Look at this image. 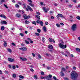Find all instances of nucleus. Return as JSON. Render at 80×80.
Wrapping results in <instances>:
<instances>
[{
    "instance_id": "18",
    "label": "nucleus",
    "mask_w": 80,
    "mask_h": 80,
    "mask_svg": "<svg viewBox=\"0 0 80 80\" xmlns=\"http://www.w3.org/2000/svg\"><path fill=\"white\" fill-rule=\"evenodd\" d=\"M39 23L41 25V26H42V27H43V22L40 21Z\"/></svg>"
},
{
    "instance_id": "53",
    "label": "nucleus",
    "mask_w": 80,
    "mask_h": 80,
    "mask_svg": "<svg viewBox=\"0 0 80 80\" xmlns=\"http://www.w3.org/2000/svg\"><path fill=\"white\" fill-rule=\"evenodd\" d=\"M30 43H33V41H32L31 40H30Z\"/></svg>"
},
{
    "instance_id": "22",
    "label": "nucleus",
    "mask_w": 80,
    "mask_h": 80,
    "mask_svg": "<svg viewBox=\"0 0 80 80\" xmlns=\"http://www.w3.org/2000/svg\"><path fill=\"white\" fill-rule=\"evenodd\" d=\"M61 76L62 77H63V76H64V73H63V72L62 71L61 72Z\"/></svg>"
},
{
    "instance_id": "12",
    "label": "nucleus",
    "mask_w": 80,
    "mask_h": 80,
    "mask_svg": "<svg viewBox=\"0 0 80 80\" xmlns=\"http://www.w3.org/2000/svg\"><path fill=\"white\" fill-rule=\"evenodd\" d=\"M16 17L18 18H20L21 17V15L20 14L17 13L16 14Z\"/></svg>"
},
{
    "instance_id": "40",
    "label": "nucleus",
    "mask_w": 80,
    "mask_h": 80,
    "mask_svg": "<svg viewBox=\"0 0 80 80\" xmlns=\"http://www.w3.org/2000/svg\"><path fill=\"white\" fill-rule=\"evenodd\" d=\"M40 21L39 20H38L37 21H36V23H40Z\"/></svg>"
},
{
    "instance_id": "41",
    "label": "nucleus",
    "mask_w": 80,
    "mask_h": 80,
    "mask_svg": "<svg viewBox=\"0 0 80 80\" xmlns=\"http://www.w3.org/2000/svg\"><path fill=\"white\" fill-rule=\"evenodd\" d=\"M38 57L39 58H40V59H41V56L39 54H38Z\"/></svg>"
},
{
    "instance_id": "49",
    "label": "nucleus",
    "mask_w": 80,
    "mask_h": 80,
    "mask_svg": "<svg viewBox=\"0 0 80 80\" xmlns=\"http://www.w3.org/2000/svg\"><path fill=\"white\" fill-rule=\"evenodd\" d=\"M41 75H43L44 74V72H41Z\"/></svg>"
},
{
    "instance_id": "24",
    "label": "nucleus",
    "mask_w": 80,
    "mask_h": 80,
    "mask_svg": "<svg viewBox=\"0 0 80 80\" xmlns=\"http://www.w3.org/2000/svg\"><path fill=\"white\" fill-rule=\"evenodd\" d=\"M4 29H5V27H4V26H2L1 27V30H3Z\"/></svg>"
},
{
    "instance_id": "64",
    "label": "nucleus",
    "mask_w": 80,
    "mask_h": 80,
    "mask_svg": "<svg viewBox=\"0 0 80 80\" xmlns=\"http://www.w3.org/2000/svg\"><path fill=\"white\" fill-rule=\"evenodd\" d=\"M60 25H64V24L63 23H60Z\"/></svg>"
},
{
    "instance_id": "61",
    "label": "nucleus",
    "mask_w": 80,
    "mask_h": 80,
    "mask_svg": "<svg viewBox=\"0 0 80 80\" xmlns=\"http://www.w3.org/2000/svg\"><path fill=\"white\" fill-rule=\"evenodd\" d=\"M45 24L46 25H48V23L47 22H46L45 23Z\"/></svg>"
},
{
    "instance_id": "11",
    "label": "nucleus",
    "mask_w": 80,
    "mask_h": 80,
    "mask_svg": "<svg viewBox=\"0 0 80 80\" xmlns=\"http://www.w3.org/2000/svg\"><path fill=\"white\" fill-rule=\"evenodd\" d=\"M48 48L50 49H53V46L51 45H49L48 46Z\"/></svg>"
},
{
    "instance_id": "58",
    "label": "nucleus",
    "mask_w": 80,
    "mask_h": 80,
    "mask_svg": "<svg viewBox=\"0 0 80 80\" xmlns=\"http://www.w3.org/2000/svg\"><path fill=\"white\" fill-rule=\"evenodd\" d=\"M5 73H6L7 74H8V72L7 71H5Z\"/></svg>"
},
{
    "instance_id": "14",
    "label": "nucleus",
    "mask_w": 80,
    "mask_h": 80,
    "mask_svg": "<svg viewBox=\"0 0 80 80\" xmlns=\"http://www.w3.org/2000/svg\"><path fill=\"white\" fill-rule=\"evenodd\" d=\"M43 30L44 32H47V28H46L45 26L43 27Z\"/></svg>"
},
{
    "instance_id": "29",
    "label": "nucleus",
    "mask_w": 80,
    "mask_h": 80,
    "mask_svg": "<svg viewBox=\"0 0 80 80\" xmlns=\"http://www.w3.org/2000/svg\"><path fill=\"white\" fill-rule=\"evenodd\" d=\"M76 50L79 52H80V49L78 48H76Z\"/></svg>"
},
{
    "instance_id": "20",
    "label": "nucleus",
    "mask_w": 80,
    "mask_h": 80,
    "mask_svg": "<svg viewBox=\"0 0 80 80\" xmlns=\"http://www.w3.org/2000/svg\"><path fill=\"white\" fill-rule=\"evenodd\" d=\"M35 17H37V18H38V19L39 20H40V16L38 15H36Z\"/></svg>"
},
{
    "instance_id": "16",
    "label": "nucleus",
    "mask_w": 80,
    "mask_h": 80,
    "mask_svg": "<svg viewBox=\"0 0 80 80\" xmlns=\"http://www.w3.org/2000/svg\"><path fill=\"white\" fill-rule=\"evenodd\" d=\"M1 23L2 24H7V22L5 21H2Z\"/></svg>"
},
{
    "instance_id": "26",
    "label": "nucleus",
    "mask_w": 80,
    "mask_h": 80,
    "mask_svg": "<svg viewBox=\"0 0 80 80\" xmlns=\"http://www.w3.org/2000/svg\"><path fill=\"white\" fill-rule=\"evenodd\" d=\"M53 40V39H52V38H49V41L50 42H52Z\"/></svg>"
},
{
    "instance_id": "15",
    "label": "nucleus",
    "mask_w": 80,
    "mask_h": 80,
    "mask_svg": "<svg viewBox=\"0 0 80 80\" xmlns=\"http://www.w3.org/2000/svg\"><path fill=\"white\" fill-rule=\"evenodd\" d=\"M27 50V48L26 47H23L22 48V51H26Z\"/></svg>"
},
{
    "instance_id": "46",
    "label": "nucleus",
    "mask_w": 80,
    "mask_h": 80,
    "mask_svg": "<svg viewBox=\"0 0 80 80\" xmlns=\"http://www.w3.org/2000/svg\"><path fill=\"white\" fill-rule=\"evenodd\" d=\"M65 70H66V69L64 68H62V71H65Z\"/></svg>"
},
{
    "instance_id": "35",
    "label": "nucleus",
    "mask_w": 80,
    "mask_h": 80,
    "mask_svg": "<svg viewBox=\"0 0 80 80\" xmlns=\"http://www.w3.org/2000/svg\"><path fill=\"white\" fill-rule=\"evenodd\" d=\"M23 5L24 6V8H27V7H26V4H23Z\"/></svg>"
},
{
    "instance_id": "27",
    "label": "nucleus",
    "mask_w": 80,
    "mask_h": 80,
    "mask_svg": "<svg viewBox=\"0 0 80 80\" xmlns=\"http://www.w3.org/2000/svg\"><path fill=\"white\" fill-rule=\"evenodd\" d=\"M32 23L33 25H36V24H37V22L35 21H33L32 22Z\"/></svg>"
},
{
    "instance_id": "6",
    "label": "nucleus",
    "mask_w": 80,
    "mask_h": 80,
    "mask_svg": "<svg viewBox=\"0 0 80 80\" xmlns=\"http://www.w3.org/2000/svg\"><path fill=\"white\" fill-rule=\"evenodd\" d=\"M23 18L25 19H28L30 18V17L29 16H27L26 14H24L23 16Z\"/></svg>"
},
{
    "instance_id": "31",
    "label": "nucleus",
    "mask_w": 80,
    "mask_h": 80,
    "mask_svg": "<svg viewBox=\"0 0 80 80\" xmlns=\"http://www.w3.org/2000/svg\"><path fill=\"white\" fill-rule=\"evenodd\" d=\"M25 23L26 24H28L30 23V22L27 20L25 21Z\"/></svg>"
},
{
    "instance_id": "4",
    "label": "nucleus",
    "mask_w": 80,
    "mask_h": 80,
    "mask_svg": "<svg viewBox=\"0 0 80 80\" xmlns=\"http://www.w3.org/2000/svg\"><path fill=\"white\" fill-rule=\"evenodd\" d=\"M27 8H26V11H28L29 10H30V11H31V12H32V11H33V9H32V8H31V7H30V6L28 5L27 6Z\"/></svg>"
},
{
    "instance_id": "17",
    "label": "nucleus",
    "mask_w": 80,
    "mask_h": 80,
    "mask_svg": "<svg viewBox=\"0 0 80 80\" xmlns=\"http://www.w3.org/2000/svg\"><path fill=\"white\" fill-rule=\"evenodd\" d=\"M29 5L31 7H33L35 6V5L34 4H33L31 3H29Z\"/></svg>"
},
{
    "instance_id": "56",
    "label": "nucleus",
    "mask_w": 80,
    "mask_h": 80,
    "mask_svg": "<svg viewBox=\"0 0 80 80\" xmlns=\"http://www.w3.org/2000/svg\"><path fill=\"white\" fill-rule=\"evenodd\" d=\"M51 19H52V20L54 19V17L53 16H51Z\"/></svg>"
},
{
    "instance_id": "2",
    "label": "nucleus",
    "mask_w": 80,
    "mask_h": 80,
    "mask_svg": "<svg viewBox=\"0 0 80 80\" xmlns=\"http://www.w3.org/2000/svg\"><path fill=\"white\" fill-rule=\"evenodd\" d=\"M59 46L61 48H62L63 49H64L66 48H67V46L66 45H64L63 44H62L61 43H60L59 44Z\"/></svg>"
},
{
    "instance_id": "60",
    "label": "nucleus",
    "mask_w": 80,
    "mask_h": 80,
    "mask_svg": "<svg viewBox=\"0 0 80 80\" xmlns=\"http://www.w3.org/2000/svg\"><path fill=\"white\" fill-rule=\"evenodd\" d=\"M47 69H48V70H50V67H48L47 68Z\"/></svg>"
},
{
    "instance_id": "51",
    "label": "nucleus",
    "mask_w": 80,
    "mask_h": 80,
    "mask_svg": "<svg viewBox=\"0 0 80 80\" xmlns=\"http://www.w3.org/2000/svg\"><path fill=\"white\" fill-rule=\"evenodd\" d=\"M32 56H33V57H35V55L34 53H32Z\"/></svg>"
},
{
    "instance_id": "45",
    "label": "nucleus",
    "mask_w": 80,
    "mask_h": 80,
    "mask_svg": "<svg viewBox=\"0 0 80 80\" xmlns=\"http://www.w3.org/2000/svg\"><path fill=\"white\" fill-rule=\"evenodd\" d=\"M20 35L21 37H23V36H24V35L22 33H20Z\"/></svg>"
},
{
    "instance_id": "10",
    "label": "nucleus",
    "mask_w": 80,
    "mask_h": 80,
    "mask_svg": "<svg viewBox=\"0 0 80 80\" xmlns=\"http://www.w3.org/2000/svg\"><path fill=\"white\" fill-rule=\"evenodd\" d=\"M0 17H2V18H5V19L7 18V17H6L5 15L2 14L0 15Z\"/></svg>"
},
{
    "instance_id": "44",
    "label": "nucleus",
    "mask_w": 80,
    "mask_h": 80,
    "mask_svg": "<svg viewBox=\"0 0 80 80\" xmlns=\"http://www.w3.org/2000/svg\"><path fill=\"white\" fill-rule=\"evenodd\" d=\"M72 2H74V3H76L77 2V1L76 0H73Z\"/></svg>"
},
{
    "instance_id": "62",
    "label": "nucleus",
    "mask_w": 80,
    "mask_h": 80,
    "mask_svg": "<svg viewBox=\"0 0 80 80\" xmlns=\"http://www.w3.org/2000/svg\"><path fill=\"white\" fill-rule=\"evenodd\" d=\"M30 71H31L32 72H34V70L32 68L31 69Z\"/></svg>"
},
{
    "instance_id": "47",
    "label": "nucleus",
    "mask_w": 80,
    "mask_h": 80,
    "mask_svg": "<svg viewBox=\"0 0 80 80\" xmlns=\"http://www.w3.org/2000/svg\"><path fill=\"white\" fill-rule=\"evenodd\" d=\"M56 26L57 27H60V24H56Z\"/></svg>"
},
{
    "instance_id": "25",
    "label": "nucleus",
    "mask_w": 80,
    "mask_h": 80,
    "mask_svg": "<svg viewBox=\"0 0 80 80\" xmlns=\"http://www.w3.org/2000/svg\"><path fill=\"white\" fill-rule=\"evenodd\" d=\"M47 78V77L45 76L44 77L41 76V79H46V78Z\"/></svg>"
},
{
    "instance_id": "36",
    "label": "nucleus",
    "mask_w": 80,
    "mask_h": 80,
    "mask_svg": "<svg viewBox=\"0 0 80 80\" xmlns=\"http://www.w3.org/2000/svg\"><path fill=\"white\" fill-rule=\"evenodd\" d=\"M3 2H4V1L3 0L1 1H0V5H2Z\"/></svg>"
},
{
    "instance_id": "13",
    "label": "nucleus",
    "mask_w": 80,
    "mask_h": 80,
    "mask_svg": "<svg viewBox=\"0 0 80 80\" xmlns=\"http://www.w3.org/2000/svg\"><path fill=\"white\" fill-rule=\"evenodd\" d=\"M38 76H37V75H34V78L35 80H37L38 79Z\"/></svg>"
},
{
    "instance_id": "55",
    "label": "nucleus",
    "mask_w": 80,
    "mask_h": 80,
    "mask_svg": "<svg viewBox=\"0 0 80 80\" xmlns=\"http://www.w3.org/2000/svg\"><path fill=\"white\" fill-rule=\"evenodd\" d=\"M29 29H30V30H32V27H29Z\"/></svg>"
},
{
    "instance_id": "19",
    "label": "nucleus",
    "mask_w": 80,
    "mask_h": 80,
    "mask_svg": "<svg viewBox=\"0 0 80 80\" xmlns=\"http://www.w3.org/2000/svg\"><path fill=\"white\" fill-rule=\"evenodd\" d=\"M4 47H7V42H6L5 41H4Z\"/></svg>"
},
{
    "instance_id": "50",
    "label": "nucleus",
    "mask_w": 80,
    "mask_h": 80,
    "mask_svg": "<svg viewBox=\"0 0 80 80\" xmlns=\"http://www.w3.org/2000/svg\"><path fill=\"white\" fill-rule=\"evenodd\" d=\"M53 78L55 80H57V78H56V77H55V76H53Z\"/></svg>"
},
{
    "instance_id": "3",
    "label": "nucleus",
    "mask_w": 80,
    "mask_h": 80,
    "mask_svg": "<svg viewBox=\"0 0 80 80\" xmlns=\"http://www.w3.org/2000/svg\"><path fill=\"white\" fill-rule=\"evenodd\" d=\"M77 29V25L74 24L72 26V29L73 31H75Z\"/></svg>"
},
{
    "instance_id": "34",
    "label": "nucleus",
    "mask_w": 80,
    "mask_h": 80,
    "mask_svg": "<svg viewBox=\"0 0 80 80\" xmlns=\"http://www.w3.org/2000/svg\"><path fill=\"white\" fill-rule=\"evenodd\" d=\"M42 40L43 42H45V38L44 37L42 38Z\"/></svg>"
},
{
    "instance_id": "39",
    "label": "nucleus",
    "mask_w": 80,
    "mask_h": 80,
    "mask_svg": "<svg viewBox=\"0 0 80 80\" xmlns=\"http://www.w3.org/2000/svg\"><path fill=\"white\" fill-rule=\"evenodd\" d=\"M4 6L5 7V8H8V6H7L5 4H4Z\"/></svg>"
},
{
    "instance_id": "33",
    "label": "nucleus",
    "mask_w": 80,
    "mask_h": 80,
    "mask_svg": "<svg viewBox=\"0 0 80 80\" xmlns=\"http://www.w3.org/2000/svg\"><path fill=\"white\" fill-rule=\"evenodd\" d=\"M35 35H37L38 36H39V35H40V34L38 33H35Z\"/></svg>"
},
{
    "instance_id": "1",
    "label": "nucleus",
    "mask_w": 80,
    "mask_h": 80,
    "mask_svg": "<svg viewBox=\"0 0 80 80\" xmlns=\"http://www.w3.org/2000/svg\"><path fill=\"white\" fill-rule=\"evenodd\" d=\"M78 77V74L75 72L72 71L71 73V79L72 80H76Z\"/></svg>"
},
{
    "instance_id": "48",
    "label": "nucleus",
    "mask_w": 80,
    "mask_h": 80,
    "mask_svg": "<svg viewBox=\"0 0 80 80\" xmlns=\"http://www.w3.org/2000/svg\"><path fill=\"white\" fill-rule=\"evenodd\" d=\"M72 68L73 69V70H76V69H77V68L75 66H74Z\"/></svg>"
},
{
    "instance_id": "7",
    "label": "nucleus",
    "mask_w": 80,
    "mask_h": 80,
    "mask_svg": "<svg viewBox=\"0 0 80 80\" xmlns=\"http://www.w3.org/2000/svg\"><path fill=\"white\" fill-rule=\"evenodd\" d=\"M8 60L10 62H13L15 61V60H14V59H13L10 58H8Z\"/></svg>"
},
{
    "instance_id": "8",
    "label": "nucleus",
    "mask_w": 80,
    "mask_h": 80,
    "mask_svg": "<svg viewBox=\"0 0 80 80\" xmlns=\"http://www.w3.org/2000/svg\"><path fill=\"white\" fill-rule=\"evenodd\" d=\"M20 58L21 60H22V61H27V58H23L22 57H20Z\"/></svg>"
},
{
    "instance_id": "52",
    "label": "nucleus",
    "mask_w": 80,
    "mask_h": 80,
    "mask_svg": "<svg viewBox=\"0 0 80 80\" xmlns=\"http://www.w3.org/2000/svg\"><path fill=\"white\" fill-rule=\"evenodd\" d=\"M12 45H13V46H15L16 45H15V44L14 43L12 42Z\"/></svg>"
},
{
    "instance_id": "42",
    "label": "nucleus",
    "mask_w": 80,
    "mask_h": 80,
    "mask_svg": "<svg viewBox=\"0 0 80 80\" xmlns=\"http://www.w3.org/2000/svg\"><path fill=\"white\" fill-rule=\"evenodd\" d=\"M76 18L78 19V20H80V16H77L76 17Z\"/></svg>"
},
{
    "instance_id": "23",
    "label": "nucleus",
    "mask_w": 80,
    "mask_h": 80,
    "mask_svg": "<svg viewBox=\"0 0 80 80\" xmlns=\"http://www.w3.org/2000/svg\"><path fill=\"white\" fill-rule=\"evenodd\" d=\"M7 50H8V52H9V53H11V52H12L11 49H10V48H8V49H7Z\"/></svg>"
},
{
    "instance_id": "21",
    "label": "nucleus",
    "mask_w": 80,
    "mask_h": 80,
    "mask_svg": "<svg viewBox=\"0 0 80 80\" xmlns=\"http://www.w3.org/2000/svg\"><path fill=\"white\" fill-rule=\"evenodd\" d=\"M46 79L48 80H52V79H51V78H48V76H46Z\"/></svg>"
},
{
    "instance_id": "57",
    "label": "nucleus",
    "mask_w": 80,
    "mask_h": 80,
    "mask_svg": "<svg viewBox=\"0 0 80 80\" xmlns=\"http://www.w3.org/2000/svg\"><path fill=\"white\" fill-rule=\"evenodd\" d=\"M68 7H70V8H72V6L71 5H68Z\"/></svg>"
},
{
    "instance_id": "9",
    "label": "nucleus",
    "mask_w": 80,
    "mask_h": 80,
    "mask_svg": "<svg viewBox=\"0 0 80 80\" xmlns=\"http://www.w3.org/2000/svg\"><path fill=\"white\" fill-rule=\"evenodd\" d=\"M58 15H57V18H58V20H60V18H59V17H62V14H61L58 13Z\"/></svg>"
},
{
    "instance_id": "5",
    "label": "nucleus",
    "mask_w": 80,
    "mask_h": 80,
    "mask_svg": "<svg viewBox=\"0 0 80 80\" xmlns=\"http://www.w3.org/2000/svg\"><path fill=\"white\" fill-rule=\"evenodd\" d=\"M49 8H46L44 7L43 8V10H44L45 13H47V12L48 10H49Z\"/></svg>"
},
{
    "instance_id": "59",
    "label": "nucleus",
    "mask_w": 80,
    "mask_h": 80,
    "mask_svg": "<svg viewBox=\"0 0 80 80\" xmlns=\"http://www.w3.org/2000/svg\"><path fill=\"white\" fill-rule=\"evenodd\" d=\"M12 68H13V69H15V66H12Z\"/></svg>"
},
{
    "instance_id": "54",
    "label": "nucleus",
    "mask_w": 80,
    "mask_h": 80,
    "mask_svg": "<svg viewBox=\"0 0 80 80\" xmlns=\"http://www.w3.org/2000/svg\"><path fill=\"white\" fill-rule=\"evenodd\" d=\"M15 6L16 7H17V8L19 7V5L18 4H16Z\"/></svg>"
},
{
    "instance_id": "63",
    "label": "nucleus",
    "mask_w": 80,
    "mask_h": 80,
    "mask_svg": "<svg viewBox=\"0 0 80 80\" xmlns=\"http://www.w3.org/2000/svg\"><path fill=\"white\" fill-rule=\"evenodd\" d=\"M28 1L29 2H30V3H32V0H28Z\"/></svg>"
},
{
    "instance_id": "32",
    "label": "nucleus",
    "mask_w": 80,
    "mask_h": 80,
    "mask_svg": "<svg viewBox=\"0 0 80 80\" xmlns=\"http://www.w3.org/2000/svg\"><path fill=\"white\" fill-rule=\"evenodd\" d=\"M37 31L38 33H40V32H41V30L40 29H38Z\"/></svg>"
},
{
    "instance_id": "37",
    "label": "nucleus",
    "mask_w": 80,
    "mask_h": 80,
    "mask_svg": "<svg viewBox=\"0 0 80 80\" xmlns=\"http://www.w3.org/2000/svg\"><path fill=\"white\" fill-rule=\"evenodd\" d=\"M12 77H13V78H15L16 77V74H14L12 75Z\"/></svg>"
},
{
    "instance_id": "38",
    "label": "nucleus",
    "mask_w": 80,
    "mask_h": 80,
    "mask_svg": "<svg viewBox=\"0 0 80 80\" xmlns=\"http://www.w3.org/2000/svg\"><path fill=\"white\" fill-rule=\"evenodd\" d=\"M25 42L27 44H29V42L28 41L25 40Z\"/></svg>"
},
{
    "instance_id": "30",
    "label": "nucleus",
    "mask_w": 80,
    "mask_h": 80,
    "mask_svg": "<svg viewBox=\"0 0 80 80\" xmlns=\"http://www.w3.org/2000/svg\"><path fill=\"white\" fill-rule=\"evenodd\" d=\"M19 78H22V79H23V78H24V77H23V76L19 75Z\"/></svg>"
},
{
    "instance_id": "43",
    "label": "nucleus",
    "mask_w": 80,
    "mask_h": 80,
    "mask_svg": "<svg viewBox=\"0 0 80 80\" xmlns=\"http://www.w3.org/2000/svg\"><path fill=\"white\" fill-rule=\"evenodd\" d=\"M63 79L64 80H68V78H64Z\"/></svg>"
},
{
    "instance_id": "28",
    "label": "nucleus",
    "mask_w": 80,
    "mask_h": 80,
    "mask_svg": "<svg viewBox=\"0 0 80 80\" xmlns=\"http://www.w3.org/2000/svg\"><path fill=\"white\" fill-rule=\"evenodd\" d=\"M48 78H51L52 77V75L51 74H49L48 75Z\"/></svg>"
}]
</instances>
